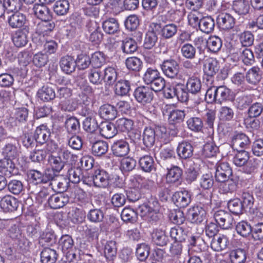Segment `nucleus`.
Masks as SVG:
<instances>
[{
  "mask_svg": "<svg viewBox=\"0 0 263 263\" xmlns=\"http://www.w3.org/2000/svg\"><path fill=\"white\" fill-rule=\"evenodd\" d=\"M233 99L232 90L224 85L212 86L205 94V100L208 103L221 104Z\"/></svg>",
  "mask_w": 263,
  "mask_h": 263,
  "instance_id": "1",
  "label": "nucleus"
},
{
  "mask_svg": "<svg viewBox=\"0 0 263 263\" xmlns=\"http://www.w3.org/2000/svg\"><path fill=\"white\" fill-rule=\"evenodd\" d=\"M151 203L149 202V204H144L139 206L138 210L140 213L141 216L144 217L145 220L152 222H156L159 220L161 214L158 212L159 204L157 201H154V208L151 206Z\"/></svg>",
  "mask_w": 263,
  "mask_h": 263,
  "instance_id": "2",
  "label": "nucleus"
},
{
  "mask_svg": "<svg viewBox=\"0 0 263 263\" xmlns=\"http://www.w3.org/2000/svg\"><path fill=\"white\" fill-rule=\"evenodd\" d=\"M136 100L141 104L145 105L151 103L154 99V92L152 89L147 86H139L136 88L134 92Z\"/></svg>",
  "mask_w": 263,
  "mask_h": 263,
  "instance_id": "3",
  "label": "nucleus"
},
{
  "mask_svg": "<svg viewBox=\"0 0 263 263\" xmlns=\"http://www.w3.org/2000/svg\"><path fill=\"white\" fill-rule=\"evenodd\" d=\"M163 73L168 78L175 79L178 77L179 72V65L178 62L173 59L164 60L161 64Z\"/></svg>",
  "mask_w": 263,
  "mask_h": 263,
  "instance_id": "4",
  "label": "nucleus"
},
{
  "mask_svg": "<svg viewBox=\"0 0 263 263\" xmlns=\"http://www.w3.org/2000/svg\"><path fill=\"white\" fill-rule=\"evenodd\" d=\"M214 217L216 223L222 229H229L233 227L234 218L228 212L218 210L215 212Z\"/></svg>",
  "mask_w": 263,
  "mask_h": 263,
  "instance_id": "5",
  "label": "nucleus"
},
{
  "mask_svg": "<svg viewBox=\"0 0 263 263\" xmlns=\"http://www.w3.org/2000/svg\"><path fill=\"white\" fill-rule=\"evenodd\" d=\"M86 27L89 33V41L93 45L99 44L103 39V34L98 24L95 21H90L87 23Z\"/></svg>",
  "mask_w": 263,
  "mask_h": 263,
  "instance_id": "6",
  "label": "nucleus"
},
{
  "mask_svg": "<svg viewBox=\"0 0 263 263\" xmlns=\"http://www.w3.org/2000/svg\"><path fill=\"white\" fill-rule=\"evenodd\" d=\"M206 209L201 205H196L190 208L187 214L188 219L194 223H200L205 218Z\"/></svg>",
  "mask_w": 263,
  "mask_h": 263,
  "instance_id": "7",
  "label": "nucleus"
},
{
  "mask_svg": "<svg viewBox=\"0 0 263 263\" xmlns=\"http://www.w3.org/2000/svg\"><path fill=\"white\" fill-rule=\"evenodd\" d=\"M232 175V170L228 163L222 162L216 165L215 177L217 182H225Z\"/></svg>",
  "mask_w": 263,
  "mask_h": 263,
  "instance_id": "8",
  "label": "nucleus"
},
{
  "mask_svg": "<svg viewBox=\"0 0 263 263\" xmlns=\"http://www.w3.org/2000/svg\"><path fill=\"white\" fill-rule=\"evenodd\" d=\"M69 197L63 193L53 194L51 196L48 202L51 209H57L63 208L69 202Z\"/></svg>",
  "mask_w": 263,
  "mask_h": 263,
  "instance_id": "9",
  "label": "nucleus"
},
{
  "mask_svg": "<svg viewBox=\"0 0 263 263\" xmlns=\"http://www.w3.org/2000/svg\"><path fill=\"white\" fill-rule=\"evenodd\" d=\"M250 143L248 137L242 133L236 134L232 137V147L236 151L246 148Z\"/></svg>",
  "mask_w": 263,
  "mask_h": 263,
  "instance_id": "10",
  "label": "nucleus"
},
{
  "mask_svg": "<svg viewBox=\"0 0 263 263\" xmlns=\"http://www.w3.org/2000/svg\"><path fill=\"white\" fill-rule=\"evenodd\" d=\"M111 151L116 157H124L129 152L128 143L125 140L121 139L115 141L111 145Z\"/></svg>",
  "mask_w": 263,
  "mask_h": 263,
  "instance_id": "11",
  "label": "nucleus"
},
{
  "mask_svg": "<svg viewBox=\"0 0 263 263\" xmlns=\"http://www.w3.org/2000/svg\"><path fill=\"white\" fill-rule=\"evenodd\" d=\"M218 26L222 30H229L232 29L235 24L234 17L229 13H221L217 17Z\"/></svg>",
  "mask_w": 263,
  "mask_h": 263,
  "instance_id": "12",
  "label": "nucleus"
},
{
  "mask_svg": "<svg viewBox=\"0 0 263 263\" xmlns=\"http://www.w3.org/2000/svg\"><path fill=\"white\" fill-rule=\"evenodd\" d=\"M94 185L99 187H105L109 184V175L104 170L98 169L92 176Z\"/></svg>",
  "mask_w": 263,
  "mask_h": 263,
  "instance_id": "13",
  "label": "nucleus"
},
{
  "mask_svg": "<svg viewBox=\"0 0 263 263\" xmlns=\"http://www.w3.org/2000/svg\"><path fill=\"white\" fill-rule=\"evenodd\" d=\"M172 199L177 206L183 208L186 207L191 201V195L186 190L175 192Z\"/></svg>",
  "mask_w": 263,
  "mask_h": 263,
  "instance_id": "14",
  "label": "nucleus"
},
{
  "mask_svg": "<svg viewBox=\"0 0 263 263\" xmlns=\"http://www.w3.org/2000/svg\"><path fill=\"white\" fill-rule=\"evenodd\" d=\"M12 159L5 158L0 160V172L7 177H10L17 173V169Z\"/></svg>",
  "mask_w": 263,
  "mask_h": 263,
  "instance_id": "15",
  "label": "nucleus"
},
{
  "mask_svg": "<svg viewBox=\"0 0 263 263\" xmlns=\"http://www.w3.org/2000/svg\"><path fill=\"white\" fill-rule=\"evenodd\" d=\"M20 204L19 201L11 196H5L0 201L1 208L5 212L16 211Z\"/></svg>",
  "mask_w": 263,
  "mask_h": 263,
  "instance_id": "16",
  "label": "nucleus"
},
{
  "mask_svg": "<svg viewBox=\"0 0 263 263\" xmlns=\"http://www.w3.org/2000/svg\"><path fill=\"white\" fill-rule=\"evenodd\" d=\"M33 136L37 143L43 144L48 142L50 136V129L46 125H41L36 127Z\"/></svg>",
  "mask_w": 263,
  "mask_h": 263,
  "instance_id": "17",
  "label": "nucleus"
},
{
  "mask_svg": "<svg viewBox=\"0 0 263 263\" xmlns=\"http://www.w3.org/2000/svg\"><path fill=\"white\" fill-rule=\"evenodd\" d=\"M193 147L188 141H183L179 143L177 148V153L181 159H187L193 154Z\"/></svg>",
  "mask_w": 263,
  "mask_h": 263,
  "instance_id": "18",
  "label": "nucleus"
},
{
  "mask_svg": "<svg viewBox=\"0 0 263 263\" xmlns=\"http://www.w3.org/2000/svg\"><path fill=\"white\" fill-rule=\"evenodd\" d=\"M182 175V170L177 166H173L171 168L168 169L166 175V180L167 183L170 184H180L181 182V176Z\"/></svg>",
  "mask_w": 263,
  "mask_h": 263,
  "instance_id": "19",
  "label": "nucleus"
},
{
  "mask_svg": "<svg viewBox=\"0 0 263 263\" xmlns=\"http://www.w3.org/2000/svg\"><path fill=\"white\" fill-rule=\"evenodd\" d=\"M33 11L36 17L42 21H50L52 19V15L50 10L43 4H35Z\"/></svg>",
  "mask_w": 263,
  "mask_h": 263,
  "instance_id": "20",
  "label": "nucleus"
},
{
  "mask_svg": "<svg viewBox=\"0 0 263 263\" xmlns=\"http://www.w3.org/2000/svg\"><path fill=\"white\" fill-rule=\"evenodd\" d=\"M89 141L92 144L91 152L96 156H101L106 153L108 149V143L102 140L94 141L89 137Z\"/></svg>",
  "mask_w": 263,
  "mask_h": 263,
  "instance_id": "21",
  "label": "nucleus"
},
{
  "mask_svg": "<svg viewBox=\"0 0 263 263\" xmlns=\"http://www.w3.org/2000/svg\"><path fill=\"white\" fill-rule=\"evenodd\" d=\"M219 69V63L216 59L208 58L204 60L203 71L207 76L213 77L218 72Z\"/></svg>",
  "mask_w": 263,
  "mask_h": 263,
  "instance_id": "22",
  "label": "nucleus"
},
{
  "mask_svg": "<svg viewBox=\"0 0 263 263\" xmlns=\"http://www.w3.org/2000/svg\"><path fill=\"white\" fill-rule=\"evenodd\" d=\"M229 245L228 237L224 235H217L212 238L211 247L215 251H221L225 250Z\"/></svg>",
  "mask_w": 263,
  "mask_h": 263,
  "instance_id": "23",
  "label": "nucleus"
},
{
  "mask_svg": "<svg viewBox=\"0 0 263 263\" xmlns=\"http://www.w3.org/2000/svg\"><path fill=\"white\" fill-rule=\"evenodd\" d=\"M60 66L63 72L69 74L75 70L77 64L72 57L65 55L61 58L60 61Z\"/></svg>",
  "mask_w": 263,
  "mask_h": 263,
  "instance_id": "24",
  "label": "nucleus"
},
{
  "mask_svg": "<svg viewBox=\"0 0 263 263\" xmlns=\"http://www.w3.org/2000/svg\"><path fill=\"white\" fill-rule=\"evenodd\" d=\"M99 128L101 136L106 139L112 138L117 133L116 125L111 123L102 122L100 125Z\"/></svg>",
  "mask_w": 263,
  "mask_h": 263,
  "instance_id": "25",
  "label": "nucleus"
},
{
  "mask_svg": "<svg viewBox=\"0 0 263 263\" xmlns=\"http://www.w3.org/2000/svg\"><path fill=\"white\" fill-rule=\"evenodd\" d=\"M99 113L100 117L105 120H114L117 116L116 108L108 104L102 105L99 108Z\"/></svg>",
  "mask_w": 263,
  "mask_h": 263,
  "instance_id": "26",
  "label": "nucleus"
},
{
  "mask_svg": "<svg viewBox=\"0 0 263 263\" xmlns=\"http://www.w3.org/2000/svg\"><path fill=\"white\" fill-rule=\"evenodd\" d=\"M231 263H245L247 258L246 251L241 248L235 249L229 253Z\"/></svg>",
  "mask_w": 263,
  "mask_h": 263,
  "instance_id": "27",
  "label": "nucleus"
},
{
  "mask_svg": "<svg viewBox=\"0 0 263 263\" xmlns=\"http://www.w3.org/2000/svg\"><path fill=\"white\" fill-rule=\"evenodd\" d=\"M185 86L189 92L197 95L200 92L202 85L199 78L192 76L189 78Z\"/></svg>",
  "mask_w": 263,
  "mask_h": 263,
  "instance_id": "28",
  "label": "nucleus"
},
{
  "mask_svg": "<svg viewBox=\"0 0 263 263\" xmlns=\"http://www.w3.org/2000/svg\"><path fill=\"white\" fill-rule=\"evenodd\" d=\"M58 256L56 250L45 248L41 253V260L42 263H55Z\"/></svg>",
  "mask_w": 263,
  "mask_h": 263,
  "instance_id": "29",
  "label": "nucleus"
},
{
  "mask_svg": "<svg viewBox=\"0 0 263 263\" xmlns=\"http://www.w3.org/2000/svg\"><path fill=\"white\" fill-rule=\"evenodd\" d=\"M153 241L158 246H164L168 241V238L165 234V231L160 229L154 230L152 233Z\"/></svg>",
  "mask_w": 263,
  "mask_h": 263,
  "instance_id": "30",
  "label": "nucleus"
},
{
  "mask_svg": "<svg viewBox=\"0 0 263 263\" xmlns=\"http://www.w3.org/2000/svg\"><path fill=\"white\" fill-rule=\"evenodd\" d=\"M8 23L13 28H21L26 24V17L24 14L16 12L9 17Z\"/></svg>",
  "mask_w": 263,
  "mask_h": 263,
  "instance_id": "31",
  "label": "nucleus"
},
{
  "mask_svg": "<svg viewBox=\"0 0 263 263\" xmlns=\"http://www.w3.org/2000/svg\"><path fill=\"white\" fill-rule=\"evenodd\" d=\"M117 252V244L115 241H107L105 245L104 253L105 258L108 261H114L116 258Z\"/></svg>",
  "mask_w": 263,
  "mask_h": 263,
  "instance_id": "32",
  "label": "nucleus"
},
{
  "mask_svg": "<svg viewBox=\"0 0 263 263\" xmlns=\"http://www.w3.org/2000/svg\"><path fill=\"white\" fill-rule=\"evenodd\" d=\"M247 81L250 84L256 85L261 79L260 70L258 67H253L247 72L246 75Z\"/></svg>",
  "mask_w": 263,
  "mask_h": 263,
  "instance_id": "33",
  "label": "nucleus"
},
{
  "mask_svg": "<svg viewBox=\"0 0 263 263\" xmlns=\"http://www.w3.org/2000/svg\"><path fill=\"white\" fill-rule=\"evenodd\" d=\"M38 97L45 102L53 100L55 97L54 89L50 87L44 86L37 92Z\"/></svg>",
  "mask_w": 263,
  "mask_h": 263,
  "instance_id": "34",
  "label": "nucleus"
},
{
  "mask_svg": "<svg viewBox=\"0 0 263 263\" xmlns=\"http://www.w3.org/2000/svg\"><path fill=\"white\" fill-rule=\"evenodd\" d=\"M250 6L249 2L245 0H237L233 5V10L238 15H245L248 13Z\"/></svg>",
  "mask_w": 263,
  "mask_h": 263,
  "instance_id": "35",
  "label": "nucleus"
},
{
  "mask_svg": "<svg viewBox=\"0 0 263 263\" xmlns=\"http://www.w3.org/2000/svg\"><path fill=\"white\" fill-rule=\"evenodd\" d=\"M139 163L141 168L145 172L149 173L155 169L154 159L151 156L145 155L141 157Z\"/></svg>",
  "mask_w": 263,
  "mask_h": 263,
  "instance_id": "36",
  "label": "nucleus"
},
{
  "mask_svg": "<svg viewBox=\"0 0 263 263\" xmlns=\"http://www.w3.org/2000/svg\"><path fill=\"white\" fill-rule=\"evenodd\" d=\"M154 128L151 127H145L143 133V142L146 147L152 146L155 142L156 136Z\"/></svg>",
  "mask_w": 263,
  "mask_h": 263,
  "instance_id": "37",
  "label": "nucleus"
},
{
  "mask_svg": "<svg viewBox=\"0 0 263 263\" xmlns=\"http://www.w3.org/2000/svg\"><path fill=\"white\" fill-rule=\"evenodd\" d=\"M130 89V82L127 80H121L118 81L115 86V91L118 96H126Z\"/></svg>",
  "mask_w": 263,
  "mask_h": 263,
  "instance_id": "38",
  "label": "nucleus"
},
{
  "mask_svg": "<svg viewBox=\"0 0 263 263\" xmlns=\"http://www.w3.org/2000/svg\"><path fill=\"white\" fill-rule=\"evenodd\" d=\"M150 247L145 243H142L138 244L136 250V255L139 260L144 261L146 260L149 255Z\"/></svg>",
  "mask_w": 263,
  "mask_h": 263,
  "instance_id": "39",
  "label": "nucleus"
},
{
  "mask_svg": "<svg viewBox=\"0 0 263 263\" xmlns=\"http://www.w3.org/2000/svg\"><path fill=\"white\" fill-rule=\"evenodd\" d=\"M79 104V100L77 99L71 98L61 101L59 104V107L63 111L71 112L76 110Z\"/></svg>",
  "mask_w": 263,
  "mask_h": 263,
  "instance_id": "40",
  "label": "nucleus"
},
{
  "mask_svg": "<svg viewBox=\"0 0 263 263\" xmlns=\"http://www.w3.org/2000/svg\"><path fill=\"white\" fill-rule=\"evenodd\" d=\"M158 41L156 33L154 30H148L146 32L143 42V47L147 49H152Z\"/></svg>",
  "mask_w": 263,
  "mask_h": 263,
  "instance_id": "41",
  "label": "nucleus"
},
{
  "mask_svg": "<svg viewBox=\"0 0 263 263\" xmlns=\"http://www.w3.org/2000/svg\"><path fill=\"white\" fill-rule=\"evenodd\" d=\"M249 154L245 150H238L233 158L234 164L238 167H241L249 160Z\"/></svg>",
  "mask_w": 263,
  "mask_h": 263,
  "instance_id": "42",
  "label": "nucleus"
},
{
  "mask_svg": "<svg viewBox=\"0 0 263 263\" xmlns=\"http://www.w3.org/2000/svg\"><path fill=\"white\" fill-rule=\"evenodd\" d=\"M222 41L217 36H211L206 41L208 48L212 52H217L220 50L222 47Z\"/></svg>",
  "mask_w": 263,
  "mask_h": 263,
  "instance_id": "43",
  "label": "nucleus"
},
{
  "mask_svg": "<svg viewBox=\"0 0 263 263\" xmlns=\"http://www.w3.org/2000/svg\"><path fill=\"white\" fill-rule=\"evenodd\" d=\"M117 130L122 132H128L132 130L134 127V122L130 119L122 118L116 122Z\"/></svg>",
  "mask_w": 263,
  "mask_h": 263,
  "instance_id": "44",
  "label": "nucleus"
},
{
  "mask_svg": "<svg viewBox=\"0 0 263 263\" xmlns=\"http://www.w3.org/2000/svg\"><path fill=\"white\" fill-rule=\"evenodd\" d=\"M65 128L69 134H76L80 129V123L79 120L74 117L67 118L65 122Z\"/></svg>",
  "mask_w": 263,
  "mask_h": 263,
  "instance_id": "45",
  "label": "nucleus"
},
{
  "mask_svg": "<svg viewBox=\"0 0 263 263\" xmlns=\"http://www.w3.org/2000/svg\"><path fill=\"white\" fill-rule=\"evenodd\" d=\"M187 127L192 131L199 132L202 130L203 122L201 118L193 117L190 118L186 121Z\"/></svg>",
  "mask_w": 263,
  "mask_h": 263,
  "instance_id": "46",
  "label": "nucleus"
},
{
  "mask_svg": "<svg viewBox=\"0 0 263 263\" xmlns=\"http://www.w3.org/2000/svg\"><path fill=\"white\" fill-rule=\"evenodd\" d=\"M215 22L211 16L202 17L199 23L200 30L205 33H209L214 30Z\"/></svg>",
  "mask_w": 263,
  "mask_h": 263,
  "instance_id": "47",
  "label": "nucleus"
},
{
  "mask_svg": "<svg viewBox=\"0 0 263 263\" xmlns=\"http://www.w3.org/2000/svg\"><path fill=\"white\" fill-rule=\"evenodd\" d=\"M235 229L237 234L243 237H248L252 232L250 224L245 221H241L237 223Z\"/></svg>",
  "mask_w": 263,
  "mask_h": 263,
  "instance_id": "48",
  "label": "nucleus"
},
{
  "mask_svg": "<svg viewBox=\"0 0 263 263\" xmlns=\"http://www.w3.org/2000/svg\"><path fill=\"white\" fill-rule=\"evenodd\" d=\"M178 27L173 23L166 24L161 28V35L165 39H169L173 37L177 33Z\"/></svg>",
  "mask_w": 263,
  "mask_h": 263,
  "instance_id": "49",
  "label": "nucleus"
},
{
  "mask_svg": "<svg viewBox=\"0 0 263 263\" xmlns=\"http://www.w3.org/2000/svg\"><path fill=\"white\" fill-rule=\"evenodd\" d=\"M170 236L176 242H182L186 238V233L182 227L177 226L171 229Z\"/></svg>",
  "mask_w": 263,
  "mask_h": 263,
  "instance_id": "50",
  "label": "nucleus"
},
{
  "mask_svg": "<svg viewBox=\"0 0 263 263\" xmlns=\"http://www.w3.org/2000/svg\"><path fill=\"white\" fill-rule=\"evenodd\" d=\"M117 79V72L114 68L108 67L104 69L103 74V80L108 85H113Z\"/></svg>",
  "mask_w": 263,
  "mask_h": 263,
  "instance_id": "51",
  "label": "nucleus"
},
{
  "mask_svg": "<svg viewBox=\"0 0 263 263\" xmlns=\"http://www.w3.org/2000/svg\"><path fill=\"white\" fill-rule=\"evenodd\" d=\"M102 27L106 33L114 34L118 30L119 24L115 18H110L103 23Z\"/></svg>",
  "mask_w": 263,
  "mask_h": 263,
  "instance_id": "52",
  "label": "nucleus"
},
{
  "mask_svg": "<svg viewBox=\"0 0 263 263\" xmlns=\"http://www.w3.org/2000/svg\"><path fill=\"white\" fill-rule=\"evenodd\" d=\"M234 116V111L232 108L224 106L220 108L218 117L223 122L231 121Z\"/></svg>",
  "mask_w": 263,
  "mask_h": 263,
  "instance_id": "53",
  "label": "nucleus"
},
{
  "mask_svg": "<svg viewBox=\"0 0 263 263\" xmlns=\"http://www.w3.org/2000/svg\"><path fill=\"white\" fill-rule=\"evenodd\" d=\"M69 4L67 0H59L55 2L53 10L58 15H64L69 10Z\"/></svg>",
  "mask_w": 263,
  "mask_h": 263,
  "instance_id": "54",
  "label": "nucleus"
},
{
  "mask_svg": "<svg viewBox=\"0 0 263 263\" xmlns=\"http://www.w3.org/2000/svg\"><path fill=\"white\" fill-rule=\"evenodd\" d=\"M181 53L184 58L192 60L196 58V49L192 44L186 43L181 47Z\"/></svg>",
  "mask_w": 263,
  "mask_h": 263,
  "instance_id": "55",
  "label": "nucleus"
},
{
  "mask_svg": "<svg viewBox=\"0 0 263 263\" xmlns=\"http://www.w3.org/2000/svg\"><path fill=\"white\" fill-rule=\"evenodd\" d=\"M218 151V147L214 142H208L203 145L202 155L205 157H213L216 155Z\"/></svg>",
  "mask_w": 263,
  "mask_h": 263,
  "instance_id": "56",
  "label": "nucleus"
},
{
  "mask_svg": "<svg viewBox=\"0 0 263 263\" xmlns=\"http://www.w3.org/2000/svg\"><path fill=\"white\" fill-rule=\"evenodd\" d=\"M121 216L126 222L134 223L137 219V212L130 208H125L121 212Z\"/></svg>",
  "mask_w": 263,
  "mask_h": 263,
  "instance_id": "57",
  "label": "nucleus"
},
{
  "mask_svg": "<svg viewBox=\"0 0 263 263\" xmlns=\"http://www.w3.org/2000/svg\"><path fill=\"white\" fill-rule=\"evenodd\" d=\"M259 162V160L256 159L249 160L243 166L242 172L246 174L253 175L257 171Z\"/></svg>",
  "mask_w": 263,
  "mask_h": 263,
  "instance_id": "58",
  "label": "nucleus"
},
{
  "mask_svg": "<svg viewBox=\"0 0 263 263\" xmlns=\"http://www.w3.org/2000/svg\"><path fill=\"white\" fill-rule=\"evenodd\" d=\"M228 208L230 211L235 215L242 213L243 206L240 200L238 198L231 199L228 202Z\"/></svg>",
  "mask_w": 263,
  "mask_h": 263,
  "instance_id": "59",
  "label": "nucleus"
},
{
  "mask_svg": "<svg viewBox=\"0 0 263 263\" xmlns=\"http://www.w3.org/2000/svg\"><path fill=\"white\" fill-rule=\"evenodd\" d=\"M12 40L16 47H22L27 44L28 37L27 34L22 30H18L14 34Z\"/></svg>",
  "mask_w": 263,
  "mask_h": 263,
  "instance_id": "60",
  "label": "nucleus"
},
{
  "mask_svg": "<svg viewBox=\"0 0 263 263\" xmlns=\"http://www.w3.org/2000/svg\"><path fill=\"white\" fill-rule=\"evenodd\" d=\"M136 41L132 39H126L122 41L121 48L123 52L126 54H132L137 49Z\"/></svg>",
  "mask_w": 263,
  "mask_h": 263,
  "instance_id": "61",
  "label": "nucleus"
},
{
  "mask_svg": "<svg viewBox=\"0 0 263 263\" xmlns=\"http://www.w3.org/2000/svg\"><path fill=\"white\" fill-rule=\"evenodd\" d=\"M252 101V96L241 95L236 98L235 104L238 109L242 110L250 105Z\"/></svg>",
  "mask_w": 263,
  "mask_h": 263,
  "instance_id": "62",
  "label": "nucleus"
},
{
  "mask_svg": "<svg viewBox=\"0 0 263 263\" xmlns=\"http://www.w3.org/2000/svg\"><path fill=\"white\" fill-rule=\"evenodd\" d=\"M43 22L38 24L37 30L40 34L44 35L52 32L55 28V24L51 20L42 21Z\"/></svg>",
  "mask_w": 263,
  "mask_h": 263,
  "instance_id": "63",
  "label": "nucleus"
},
{
  "mask_svg": "<svg viewBox=\"0 0 263 263\" xmlns=\"http://www.w3.org/2000/svg\"><path fill=\"white\" fill-rule=\"evenodd\" d=\"M2 154L7 158L14 159L18 152L16 146L12 143H7L2 148Z\"/></svg>",
  "mask_w": 263,
  "mask_h": 263,
  "instance_id": "64",
  "label": "nucleus"
}]
</instances>
